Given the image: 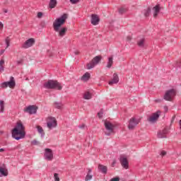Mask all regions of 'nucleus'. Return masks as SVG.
I'll list each match as a JSON object with an SVG mask.
<instances>
[{
	"instance_id": "f257e3e1",
	"label": "nucleus",
	"mask_w": 181,
	"mask_h": 181,
	"mask_svg": "<svg viewBox=\"0 0 181 181\" xmlns=\"http://www.w3.org/2000/svg\"><path fill=\"white\" fill-rule=\"evenodd\" d=\"M67 19V14L64 13L61 17L57 18L53 22V29L54 32L58 33L59 37H64L67 33V28L62 27L64 23H66V20Z\"/></svg>"
},
{
	"instance_id": "f03ea898",
	"label": "nucleus",
	"mask_w": 181,
	"mask_h": 181,
	"mask_svg": "<svg viewBox=\"0 0 181 181\" xmlns=\"http://www.w3.org/2000/svg\"><path fill=\"white\" fill-rule=\"evenodd\" d=\"M11 135L16 141L25 138L26 132H25V126L22 122H18L15 128L12 129Z\"/></svg>"
},
{
	"instance_id": "7ed1b4c3",
	"label": "nucleus",
	"mask_w": 181,
	"mask_h": 181,
	"mask_svg": "<svg viewBox=\"0 0 181 181\" xmlns=\"http://www.w3.org/2000/svg\"><path fill=\"white\" fill-rule=\"evenodd\" d=\"M45 88H47L48 90H62L63 86H62V83H59L57 81L54 80H49L48 81L44 83Z\"/></svg>"
},
{
	"instance_id": "20e7f679",
	"label": "nucleus",
	"mask_w": 181,
	"mask_h": 181,
	"mask_svg": "<svg viewBox=\"0 0 181 181\" xmlns=\"http://www.w3.org/2000/svg\"><path fill=\"white\" fill-rule=\"evenodd\" d=\"M101 59H103V57L101 56H96L88 64H87V69L88 70H91V69H94L95 67L96 64H98L100 62H101Z\"/></svg>"
},
{
	"instance_id": "39448f33",
	"label": "nucleus",
	"mask_w": 181,
	"mask_h": 181,
	"mask_svg": "<svg viewBox=\"0 0 181 181\" xmlns=\"http://www.w3.org/2000/svg\"><path fill=\"white\" fill-rule=\"evenodd\" d=\"M105 129H107V131H108V132H105V134L107 135V136H110L111 134H114V129H115V125H114L110 121H105Z\"/></svg>"
},
{
	"instance_id": "423d86ee",
	"label": "nucleus",
	"mask_w": 181,
	"mask_h": 181,
	"mask_svg": "<svg viewBox=\"0 0 181 181\" xmlns=\"http://www.w3.org/2000/svg\"><path fill=\"white\" fill-rule=\"evenodd\" d=\"M175 95H176V90L175 89H170L165 92L163 98L165 101H172Z\"/></svg>"
},
{
	"instance_id": "0eeeda50",
	"label": "nucleus",
	"mask_w": 181,
	"mask_h": 181,
	"mask_svg": "<svg viewBox=\"0 0 181 181\" xmlns=\"http://www.w3.org/2000/svg\"><path fill=\"white\" fill-rule=\"evenodd\" d=\"M47 127L49 129H53V128H56L57 127V120L56 118L49 117L47 120Z\"/></svg>"
},
{
	"instance_id": "6e6552de",
	"label": "nucleus",
	"mask_w": 181,
	"mask_h": 181,
	"mask_svg": "<svg viewBox=\"0 0 181 181\" xmlns=\"http://www.w3.org/2000/svg\"><path fill=\"white\" fill-rule=\"evenodd\" d=\"M139 124V120L135 117H132L129 121L128 128L130 131L135 129V127Z\"/></svg>"
},
{
	"instance_id": "1a4fd4ad",
	"label": "nucleus",
	"mask_w": 181,
	"mask_h": 181,
	"mask_svg": "<svg viewBox=\"0 0 181 181\" xmlns=\"http://www.w3.org/2000/svg\"><path fill=\"white\" fill-rule=\"evenodd\" d=\"M160 113L161 112L160 110L153 113L152 115L147 119V121H148V122H151L152 124L156 122V121H158L159 119V117H160Z\"/></svg>"
},
{
	"instance_id": "9d476101",
	"label": "nucleus",
	"mask_w": 181,
	"mask_h": 181,
	"mask_svg": "<svg viewBox=\"0 0 181 181\" xmlns=\"http://www.w3.org/2000/svg\"><path fill=\"white\" fill-rule=\"evenodd\" d=\"M119 160L122 168H124V169H129V162L128 161V158H127V157L124 156H120Z\"/></svg>"
},
{
	"instance_id": "9b49d317",
	"label": "nucleus",
	"mask_w": 181,
	"mask_h": 181,
	"mask_svg": "<svg viewBox=\"0 0 181 181\" xmlns=\"http://www.w3.org/2000/svg\"><path fill=\"white\" fill-rule=\"evenodd\" d=\"M35 42L36 40L35 38H29L23 44L22 47L23 49H29V47H32Z\"/></svg>"
},
{
	"instance_id": "f8f14e48",
	"label": "nucleus",
	"mask_w": 181,
	"mask_h": 181,
	"mask_svg": "<svg viewBox=\"0 0 181 181\" xmlns=\"http://www.w3.org/2000/svg\"><path fill=\"white\" fill-rule=\"evenodd\" d=\"M24 112H28L32 115V114H36L37 112V106L36 105H29L24 109Z\"/></svg>"
},
{
	"instance_id": "ddd939ff",
	"label": "nucleus",
	"mask_w": 181,
	"mask_h": 181,
	"mask_svg": "<svg viewBox=\"0 0 181 181\" xmlns=\"http://www.w3.org/2000/svg\"><path fill=\"white\" fill-rule=\"evenodd\" d=\"M44 158L46 160H53V151L50 148H45Z\"/></svg>"
},
{
	"instance_id": "4468645a",
	"label": "nucleus",
	"mask_w": 181,
	"mask_h": 181,
	"mask_svg": "<svg viewBox=\"0 0 181 181\" xmlns=\"http://www.w3.org/2000/svg\"><path fill=\"white\" fill-rule=\"evenodd\" d=\"M90 22L92 25H93L94 26H95L96 25H98V23H100V18L98 17V15L92 14Z\"/></svg>"
},
{
	"instance_id": "2eb2a0df",
	"label": "nucleus",
	"mask_w": 181,
	"mask_h": 181,
	"mask_svg": "<svg viewBox=\"0 0 181 181\" xmlns=\"http://www.w3.org/2000/svg\"><path fill=\"white\" fill-rule=\"evenodd\" d=\"M7 83V87H9L10 88H13L16 86V83L15 82V78L13 76L10 77L9 81H6Z\"/></svg>"
},
{
	"instance_id": "dca6fc26",
	"label": "nucleus",
	"mask_w": 181,
	"mask_h": 181,
	"mask_svg": "<svg viewBox=\"0 0 181 181\" xmlns=\"http://www.w3.org/2000/svg\"><path fill=\"white\" fill-rule=\"evenodd\" d=\"M153 18H157L158 15L160 12V4H157L156 6L153 8Z\"/></svg>"
},
{
	"instance_id": "f3484780",
	"label": "nucleus",
	"mask_w": 181,
	"mask_h": 181,
	"mask_svg": "<svg viewBox=\"0 0 181 181\" xmlns=\"http://www.w3.org/2000/svg\"><path fill=\"white\" fill-rule=\"evenodd\" d=\"M168 129L165 128L164 129L159 131L157 134L158 138H166V134H168Z\"/></svg>"
},
{
	"instance_id": "a211bd4d",
	"label": "nucleus",
	"mask_w": 181,
	"mask_h": 181,
	"mask_svg": "<svg viewBox=\"0 0 181 181\" xmlns=\"http://www.w3.org/2000/svg\"><path fill=\"white\" fill-rule=\"evenodd\" d=\"M98 170H100L103 175H107L108 172V168L103 164H99L98 166Z\"/></svg>"
},
{
	"instance_id": "6ab92c4d",
	"label": "nucleus",
	"mask_w": 181,
	"mask_h": 181,
	"mask_svg": "<svg viewBox=\"0 0 181 181\" xmlns=\"http://www.w3.org/2000/svg\"><path fill=\"white\" fill-rule=\"evenodd\" d=\"M113 64H114V56L111 55L107 58V62L106 65L107 69H111Z\"/></svg>"
},
{
	"instance_id": "aec40b11",
	"label": "nucleus",
	"mask_w": 181,
	"mask_h": 181,
	"mask_svg": "<svg viewBox=\"0 0 181 181\" xmlns=\"http://www.w3.org/2000/svg\"><path fill=\"white\" fill-rule=\"evenodd\" d=\"M119 81V78L118 77V74H114L113 78L112 79V81H109V85L112 86V84H117Z\"/></svg>"
},
{
	"instance_id": "412c9836",
	"label": "nucleus",
	"mask_w": 181,
	"mask_h": 181,
	"mask_svg": "<svg viewBox=\"0 0 181 181\" xmlns=\"http://www.w3.org/2000/svg\"><path fill=\"white\" fill-rule=\"evenodd\" d=\"M0 173L1 176H6L8 175V169H6V166L3 164V165L0 166Z\"/></svg>"
},
{
	"instance_id": "4be33fe9",
	"label": "nucleus",
	"mask_w": 181,
	"mask_h": 181,
	"mask_svg": "<svg viewBox=\"0 0 181 181\" xmlns=\"http://www.w3.org/2000/svg\"><path fill=\"white\" fill-rule=\"evenodd\" d=\"M81 80H82V81H88V80H90V73L86 72L84 75L82 76Z\"/></svg>"
},
{
	"instance_id": "5701e85b",
	"label": "nucleus",
	"mask_w": 181,
	"mask_h": 181,
	"mask_svg": "<svg viewBox=\"0 0 181 181\" xmlns=\"http://www.w3.org/2000/svg\"><path fill=\"white\" fill-rule=\"evenodd\" d=\"M56 5H57V0H50L49 6L50 9H53V8H56Z\"/></svg>"
},
{
	"instance_id": "b1692460",
	"label": "nucleus",
	"mask_w": 181,
	"mask_h": 181,
	"mask_svg": "<svg viewBox=\"0 0 181 181\" xmlns=\"http://www.w3.org/2000/svg\"><path fill=\"white\" fill-rule=\"evenodd\" d=\"M139 47H145V38H141L137 42Z\"/></svg>"
},
{
	"instance_id": "393cba45",
	"label": "nucleus",
	"mask_w": 181,
	"mask_h": 181,
	"mask_svg": "<svg viewBox=\"0 0 181 181\" xmlns=\"http://www.w3.org/2000/svg\"><path fill=\"white\" fill-rule=\"evenodd\" d=\"M36 128L37 129V132L40 134L41 136H45V130H43V128L40 125H37Z\"/></svg>"
},
{
	"instance_id": "a878e982",
	"label": "nucleus",
	"mask_w": 181,
	"mask_h": 181,
	"mask_svg": "<svg viewBox=\"0 0 181 181\" xmlns=\"http://www.w3.org/2000/svg\"><path fill=\"white\" fill-rule=\"evenodd\" d=\"M54 106L58 110H62V107H63V103H62L61 102H54Z\"/></svg>"
},
{
	"instance_id": "bb28decb",
	"label": "nucleus",
	"mask_w": 181,
	"mask_h": 181,
	"mask_svg": "<svg viewBox=\"0 0 181 181\" xmlns=\"http://www.w3.org/2000/svg\"><path fill=\"white\" fill-rule=\"evenodd\" d=\"M91 94L90 93V92H86L84 94H83V98L84 100H91Z\"/></svg>"
},
{
	"instance_id": "cd10ccee",
	"label": "nucleus",
	"mask_w": 181,
	"mask_h": 181,
	"mask_svg": "<svg viewBox=\"0 0 181 181\" xmlns=\"http://www.w3.org/2000/svg\"><path fill=\"white\" fill-rule=\"evenodd\" d=\"M0 112H4L5 110V103L4 100H0Z\"/></svg>"
},
{
	"instance_id": "c85d7f7f",
	"label": "nucleus",
	"mask_w": 181,
	"mask_h": 181,
	"mask_svg": "<svg viewBox=\"0 0 181 181\" xmlns=\"http://www.w3.org/2000/svg\"><path fill=\"white\" fill-rule=\"evenodd\" d=\"M6 42V49H8V47L10 46V43H11V37H7L5 40Z\"/></svg>"
},
{
	"instance_id": "c756f323",
	"label": "nucleus",
	"mask_w": 181,
	"mask_h": 181,
	"mask_svg": "<svg viewBox=\"0 0 181 181\" xmlns=\"http://www.w3.org/2000/svg\"><path fill=\"white\" fill-rule=\"evenodd\" d=\"M125 12H127V8H124V7H122L119 9V13L120 15H122L124 13H125Z\"/></svg>"
},
{
	"instance_id": "7c9ffc66",
	"label": "nucleus",
	"mask_w": 181,
	"mask_h": 181,
	"mask_svg": "<svg viewBox=\"0 0 181 181\" xmlns=\"http://www.w3.org/2000/svg\"><path fill=\"white\" fill-rule=\"evenodd\" d=\"M151 15V9L148 8L146 10H145L144 16L147 18V16H149Z\"/></svg>"
},
{
	"instance_id": "2f4dec72",
	"label": "nucleus",
	"mask_w": 181,
	"mask_h": 181,
	"mask_svg": "<svg viewBox=\"0 0 181 181\" xmlns=\"http://www.w3.org/2000/svg\"><path fill=\"white\" fill-rule=\"evenodd\" d=\"M93 179V175H90V174H87L85 180L86 181H88V180H91Z\"/></svg>"
},
{
	"instance_id": "473e14b6",
	"label": "nucleus",
	"mask_w": 181,
	"mask_h": 181,
	"mask_svg": "<svg viewBox=\"0 0 181 181\" xmlns=\"http://www.w3.org/2000/svg\"><path fill=\"white\" fill-rule=\"evenodd\" d=\"M54 181H60V177H59L58 173L54 174Z\"/></svg>"
},
{
	"instance_id": "72a5a7b5",
	"label": "nucleus",
	"mask_w": 181,
	"mask_h": 181,
	"mask_svg": "<svg viewBox=\"0 0 181 181\" xmlns=\"http://www.w3.org/2000/svg\"><path fill=\"white\" fill-rule=\"evenodd\" d=\"M1 88H8V85H7L6 82L2 83L1 84Z\"/></svg>"
},
{
	"instance_id": "f704fd0d",
	"label": "nucleus",
	"mask_w": 181,
	"mask_h": 181,
	"mask_svg": "<svg viewBox=\"0 0 181 181\" xmlns=\"http://www.w3.org/2000/svg\"><path fill=\"white\" fill-rule=\"evenodd\" d=\"M43 16V13L42 12H38L37 14V18H38L39 19L42 18Z\"/></svg>"
},
{
	"instance_id": "c9c22d12",
	"label": "nucleus",
	"mask_w": 181,
	"mask_h": 181,
	"mask_svg": "<svg viewBox=\"0 0 181 181\" xmlns=\"http://www.w3.org/2000/svg\"><path fill=\"white\" fill-rule=\"evenodd\" d=\"M71 4H78V2H80V0H69Z\"/></svg>"
},
{
	"instance_id": "e433bc0d",
	"label": "nucleus",
	"mask_w": 181,
	"mask_h": 181,
	"mask_svg": "<svg viewBox=\"0 0 181 181\" xmlns=\"http://www.w3.org/2000/svg\"><path fill=\"white\" fill-rule=\"evenodd\" d=\"M32 145H39V141H37V140H33V141H31Z\"/></svg>"
},
{
	"instance_id": "4c0bfd02",
	"label": "nucleus",
	"mask_w": 181,
	"mask_h": 181,
	"mask_svg": "<svg viewBox=\"0 0 181 181\" xmlns=\"http://www.w3.org/2000/svg\"><path fill=\"white\" fill-rule=\"evenodd\" d=\"M78 128H80L81 129H84V128H86V124H80L78 126Z\"/></svg>"
},
{
	"instance_id": "58836bf2",
	"label": "nucleus",
	"mask_w": 181,
	"mask_h": 181,
	"mask_svg": "<svg viewBox=\"0 0 181 181\" xmlns=\"http://www.w3.org/2000/svg\"><path fill=\"white\" fill-rule=\"evenodd\" d=\"M41 28H46V23L45 21L41 22Z\"/></svg>"
},
{
	"instance_id": "ea45409f",
	"label": "nucleus",
	"mask_w": 181,
	"mask_h": 181,
	"mask_svg": "<svg viewBox=\"0 0 181 181\" xmlns=\"http://www.w3.org/2000/svg\"><path fill=\"white\" fill-rule=\"evenodd\" d=\"M103 111H100L98 113V116L99 117V118H103Z\"/></svg>"
},
{
	"instance_id": "a19ab883",
	"label": "nucleus",
	"mask_w": 181,
	"mask_h": 181,
	"mask_svg": "<svg viewBox=\"0 0 181 181\" xmlns=\"http://www.w3.org/2000/svg\"><path fill=\"white\" fill-rule=\"evenodd\" d=\"M23 64V59H21L17 61V64L19 66V64Z\"/></svg>"
},
{
	"instance_id": "79ce46f5",
	"label": "nucleus",
	"mask_w": 181,
	"mask_h": 181,
	"mask_svg": "<svg viewBox=\"0 0 181 181\" xmlns=\"http://www.w3.org/2000/svg\"><path fill=\"white\" fill-rule=\"evenodd\" d=\"M161 156H165L166 155V151H162L160 153Z\"/></svg>"
},
{
	"instance_id": "37998d69",
	"label": "nucleus",
	"mask_w": 181,
	"mask_h": 181,
	"mask_svg": "<svg viewBox=\"0 0 181 181\" xmlns=\"http://www.w3.org/2000/svg\"><path fill=\"white\" fill-rule=\"evenodd\" d=\"M132 39V37H131V36H127V42H131Z\"/></svg>"
},
{
	"instance_id": "c03bdc74",
	"label": "nucleus",
	"mask_w": 181,
	"mask_h": 181,
	"mask_svg": "<svg viewBox=\"0 0 181 181\" xmlns=\"http://www.w3.org/2000/svg\"><path fill=\"white\" fill-rule=\"evenodd\" d=\"M164 110H165V112H168V110H169V108L168 107V106H164Z\"/></svg>"
},
{
	"instance_id": "a18cd8bd",
	"label": "nucleus",
	"mask_w": 181,
	"mask_h": 181,
	"mask_svg": "<svg viewBox=\"0 0 181 181\" xmlns=\"http://www.w3.org/2000/svg\"><path fill=\"white\" fill-rule=\"evenodd\" d=\"M115 163H117V161L115 160H114L112 163V168H114V166H115Z\"/></svg>"
},
{
	"instance_id": "49530a36",
	"label": "nucleus",
	"mask_w": 181,
	"mask_h": 181,
	"mask_svg": "<svg viewBox=\"0 0 181 181\" xmlns=\"http://www.w3.org/2000/svg\"><path fill=\"white\" fill-rule=\"evenodd\" d=\"M175 118H176V116H173L172 119H171V124H173L174 121H175Z\"/></svg>"
},
{
	"instance_id": "de8ad7c7",
	"label": "nucleus",
	"mask_w": 181,
	"mask_h": 181,
	"mask_svg": "<svg viewBox=\"0 0 181 181\" xmlns=\"http://www.w3.org/2000/svg\"><path fill=\"white\" fill-rule=\"evenodd\" d=\"M4 53H5V49H1L0 51V54H4Z\"/></svg>"
},
{
	"instance_id": "09e8293b",
	"label": "nucleus",
	"mask_w": 181,
	"mask_h": 181,
	"mask_svg": "<svg viewBox=\"0 0 181 181\" xmlns=\"http://www.w3.org/2000/svg\"><path fill=\"white\" fill-rule=\"evenodd\" d=\"M3 11H4V13H8V9L4 8V9H3Z\"/></svg>"
},
{
	"instance_id": "8fccbe9b",
	"label": "nucleus",
	"mask_w": 181,
	"mask_h": 181,
	"mask_svg": "<svg viewBox=\"0 0 181 181\" xmlns=\"http://www.w3.org/2000/svg\"><path fill=\"white\" fill-rule=\"evenodd\" d=\"M155 101H156V103H160V102L162 101V100H160V99H157V100H156Z\"/></svg>"
},
{
	"instance_id": "3c124183",
	"label": "nucleus",
	"mask_w": 181,
	"mask_h": 181,
	"mask_svg": "<svg viewBox=\"0 0 181 181\" xmlns=\"http://www.w3.org/2000/svg\"><path fill=\"white\" fill-rule=\"evenodd\" d=\"M1 26V28H4V24H2L1 22H0V27Z\"/></svg>"
},
{
	"instance_id": "603ef678",
	"label": "nucleus",
	"mask_w": 181,
	"mask_h": 181,
	"mask_svg": "<svg viewBox=\"0 0 181 181\" xmlns=\"http://www.w3.org/2000/svg\"><path fill=\"white\" fill-rule=\"evenodd\" d=\"M78 53H79L78 51H75L74 52V54H78Z\"/></svg>"
},
{
	"instance_id": "864d4df0",
	"label": "nucleus",
	"mask_w": 181,
	"mask_h": 181,
	"mask_svg": "<svg viewBox=\"0 0 181 181\" xmlns=\"http://www.w3.org/2000/svg\"><path fill=\"white\" fill-rule=\"evenodd\" d=\"M5 151V149L4 148H0V152H4Z\"/></svg>"
},
{
	"instance_id": "5fc2aeb1",
	"label": "nucleus",
	"mask_w": 181,
	"mask_h": 181,
	"mask_svg": "<svg viewBox=\"0 0 181 181\" xmlns=\"http://www.w3.org/2000/svg\"><path fill=\"white\" fill-rule=\"evenodd\" d=\"M90 172H91V170L89 169V170H88V173H90Z\"/></svg>"
},
{
	"instance_id": "6e6d98bb",
	"label": "nucleus",
	"mask_w": 181,
	"mask_h": 181,
	"mask_svg": "<svg viewBox=\"0 0 181 181\" xmlns=\"http://www.w3.org/2000/svg\"><path fill=\"white\" fill-rule=\"evenodd\" d=\"M26 81H28V80H29V78H26V79H25Z\"/></svg>"
}]
</instances>
